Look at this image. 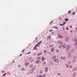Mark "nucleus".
Returning <instances> with one entry per match:
<instances>
[{"label":"nucleus","mask_w":77,"mask_h":77,"mask_svg":"<svg viewBox=\"0 0 77 77\" xmlns=\"http://www.w3.org/2000/svg\"><path fill=\"white\" fill-rule=\"evenodd\" d=\"M70 49L71 53H73V51H74L75 48H74L73 47H71L70 48Z\"/></svg>","instance_id":"1"},{"label":"nucleus","mask_w":77,"mask_h":77,"mask_svg":"<svg viewBox=\"0 0 77 77\" xmlns=\"http://www.w3.org/2000/svg\"><path fill=\"white\" fill-rule=\"evenodd\" d=\"M69 48H70V45H68L67 46V48H66V51H68L69 50Z\"/></svg>","instance_id":"2"},{"label":"nucleus","mask_w":77,"mask_h":77,"mask_svg":"<svg viewBox=\"0 0 77 77\" xmlns=\"http://www.w3.org/2000/svg\"><path fill=\"white\" fill-rule=\"evenodd\" d=\"M54 62H56L57 63H58L59 62V60L58 59H55L54 60Z\"/></svg>","instance_id":"3"},{"label":"nucleus","mask_w":77,"mask_h":77,"mask_svg":"<svg viewBox=\"0 0 77 77\" xmlns=\"http://www.w3.org/2000/svg\"><path fill=\"white\" fill-rule=\"evenodd\" d=\"M60 59H62L63 60H65L66 59V57H60Z\"/></svg>","instance_id":"4"},{"label":"nucleus","mask_w":77,"mask_h":77,"mask_svg":"<svg viewBox=\"0 0 77 77\" xmlns=\"http://www.w3.org/2000/svg\"><path fill=\"white\" fill-rule=\"evenodd\" d=\"M57 43L58 44H63V43H62V42L60 41V40H59L57 41Z\"/></svg>","instance_id":"5"},{"label":"nucleus","mask_w":77,"mask_h":77,"mask_svg":"<svg viewBox=\"0 0 77 77\" xmlns=\"http://www.w3.org/2000/svg\"><path fill=\"white\" fill-rule=\"evenodd\" d=\"M56 56L54 55L52 57V60H55V59H56Z\"/></svg>","instance_id":"6"},{"label":"nucleus","mask_w":77,"mask_h":77,"mask_svg":"<svg viewBox=\"0 0 77 77\" xmlns=\"http://www.w3.org/2000/svg\"><path fill=\"white\" fill-rule=\"evenodd\" d=\"M68 57H69V58H70V57H71V53H68Z\"/></svg>","instance_id":"7"},{"label":"nucleus","mask_w":77,"mask_h":77,"mask_svg":"<svg viewBox=\"0 0 77 77\" xmlns=\"http://www.w3.org/2000/svg\"><path fill=\"white\" fill-rule=\"evenodd\" d=\"M45 76H46V75L45 74H44L42 75H39V77H45Z\"/></svg>","instance_id":"8"},{"label":"nucleus","mask_w":77,"mask_h":77,"mask_svg":"<svg viewBox=\"0 0 77 77\" xmlns=\"http://www.w3.org/2000/svg\"><path fill=\"white\" fill-rule=\"evenodd\" d=\"M54 47L52 48L51 49V52H53V51H54Z\"/></svg>","instance_id":"9"},{"label":"nucleus","mask_w":77,"mask_h":77,"mask_svg":"<svg viewBox=\"0 0 77 77\" xmlns=\"http://www.w3.org/2000/svg\"><path fill=\"white\" fill-rule=\"evenodd\" d=\"M45 59L44 58V57H43L42 58V61H44Z\"/></svg>","instance_id":"10"},{"label":"nucleus","mask_w":77,"mask_h":77,"mask_svg":"<svg viewBox=\"0 0 77 77\" xmlns=\"http://www.w3.org/2000/svg\"><path fill=\"white\" fill-rule=\"evenodd\" d=\"M29 64V63H25V65H26V66H28Z\"/></svg>","instance_id":"11"},{"label":"nucleus","mask_w":77,"mask_h":77,"mask_svg":"<svg viewBox=\"0 0 77 77\" xmlns=\"http://www.w3.org/2000/svg\"><path fill=\"white\" fill-rule=\"evenodd\" d=\"M58 36L59 37V38H63V37H62V35H61V34L59 35Z\"/></svg>","instance_id":"12"},{"label":"nucleus","mask_w":77,"mask_h":77,"mask_svg":"<svg viewBox=\"0 0 77 77\" xmlns=\"http://www.w3.org/2000/svg\"><path fill=\"white\" fill-rule=\"evenodd\" d=\"M48 67H47L45 68V71L46 72H47V71H48Z\"/></svg>","instance_id":"13"},{"label":"nucleus","mask_w":77,"mask_h":77,"mask_svg":"<svg viewBox=\"0 0 77 77\" xmlns=\"http://www.w3.org/2000/svg\"><path fill=\"white\" fill-rule=\"evenodd\" d=\"M48 38V39H51V36L50 35H48V36L47 37Z\"/></svg>","instance_id":"14"},{"label":"nucleus","mask_w":77,"mask_h":77,"mask_svg":"<svg viewBox=\"0 0 77 77\" xmlns=\"http://www.w3.org/2000/svg\"><path fill=\"white\" fill-rule=\"evenodd\" d=\"M68 39H69V37H66V41H68Z\"/></svg>","instance_id":"15"},{"label":"nucleus","mask_w":77,"mask_h":77,"mask_svg":"<svg viewBox=\"0 0 77 77\" xmlns=\"http://www.w3.org/2000/svg\"><path fill=\"white\" fill-rule=\"evenodd\" d=\"M73 40L74 41H77V38H75L73 39Z\"/></svg>","instance_id":"16"},{"label":"nucleus","mask_w":77,"mask_h":77,"mask_svg":"<svg viewBox=\"0 0 77 77\" xmlns=\"http://www.w3.org/2000/svg\"><path fill=\"white\" fill-rule=\"evenodd\" d=\"M37 59L38 60L41 59V57H37Z\"/></svg>","instance_id":"17"},{"label":"nucleus","mask_w":77,"mask_h":77,"mask_svg":"<svg viewBox=\"0 0 77 77\" xmlns=\"http://www.w3.org/2000/svg\"><path fill=\"white\" fill-rule=\"evenodd\" d=\"M39 63V60L37 61L36 62H35L37 64H38V63Z\"/></svg>","instance_id":"18"},{"label":"nucleus","mask_w":77,"mask_h":77,"mask_svg":"<svg viewBox=\"0 0 77 77\" xmlns=\"http://www.w3.org/2000/svg\"><path fill=\"white\" fill-rule=\"evenodd\" d=\"M63 48H65L66 47V45L65 44H64L63 45Z\"/></svg>","instance_id":"19"},{"label":"nucleus","mask_w":77,"mask_h":77,"mask_svg":"<svg viewBox=\"0 0 77 77\" xmlns=\"http://www.w3.org/2000/svg\"><path fill=\"white\" fill-rule=\"evenodd\" d=\"M76 75V73H74V74L73 75V77H75V76Z\"/></svg>","instance_id":"20"},{"label":"nucleus","mask_w":77,"mask_h":77,"mask_svg":"<svg viewBox=\"0 0 77 77\" xmlns=\"http://www.w3.org/2000/svg\"><path fill=\"white\" fill-rule=\"evenodd\" d=\"M29 72L30 73H33V70H30L29 71Z\"/></svg>","instance_id":"21"},{"label":"nucleus","mask_w":77,"mask_h":77,"mask_svg":"<svg viewBox=\"0 0 77 77\" xmlns=\"http://www.w3.org/2000/svg\"><path fill=\"white\" fill-rule=\"evenodd\" d=\"M6 73H5L4 74H3L2 75V76H3V77L5 76L6 75Z\"/></svg>","instance_id":"22"},{"label":"nucleus","mask_w":77,"mask_h":77,"mask_svg":"<svg viewBox=\"0 0 77 77\" xmlns=\"http://www.w3.org/2000/svg\"><path fill=\"white\" fill-rule=\"evenodd\" d=\"M41 42H42V41H40L39 42H38V44H41Z\"/></svg>","instance_id":"23"},{"label":"nucleus","mask_w":77,"mask_h":77,"mask_svg":"<svg viewBox=\"0 0 77 77\" xmlns=\"http://www.w3.org/2000/svg\"><path fill=\"white\" fill-rule=\"evenodd\" d=\"M65 21H68V18H66L65 19Z\"/></svg>","instance_id":"24"},{"label":"nucleus","mask_w":77,"mask_h":77,"mask_svg":"<svg viewBox=\"0 0 77 77\" xmlns=\"http://www.w3.org/2000/svg\"><path fill=\"white\" fill-rule=\"evenodd\" d=\"M40 55H41V53H39L37 54V56H40Z\"/></svg>","instance_id":"25"},{"label":"nucleus","mask_w":77,"mask_h":77,"mask_svg":"<svg viewBox=\"0 0 77 77\" xmlns=\"http://www.w3.org/2000/svg\"><path fill=\"white\" fill-rule=\"evenodd\" d=\"M53 45H50L49 46V47H53Z\"/></svg>","instance_id":"26"},{"label":"nucleus","mask_w":77,"mask_h":77,"mask_svg":"<svg viewBox=\"0 0 77 77\" xmlns=\"http://www.w3.org/2000/svg\"><path fill=\"white\" fill-rule=\"evenodd\" d=\"M36 68V67H34L32 69H33V70H35V69Z\"/></svg>","instance_id":"27"},{"label":"nucleus","mask_w":77,"mask_h":77,"mask_svg":"<svg viewBox=\"0 0 77 77\" xmlns=\"http://www.w3.org/2000/svg\"><path fill=\"white\" fill-rule=\"evenodd\" d=\"M71 12V10L69 11L68 12V13L69 14H70V12Z\"/></svg>","instance_id":"28"},{"label":"nucleus","mask_w":77,"mask_h":77,"mask_svg":"<svg viewBox=\"0 0 77 77\" xmlns=\"http://www.w3.org/2000/svg\"><path fill=\"white\" fill-rule=\"evenodd\" d=\"M32 67H33V65L31 64L30 65V68H32Z\"/></svg>","instance_id":"29"},{"label":"nucleus","mask_w":77,"mask_h":77,"mask_svg":"<svg viewBox=\"0 0 77 77\" xmlns=\"http://www.w3.org/2000/svg\"><path fill=\"white\" fill-rule=\"evenodd\" d=\"M38 44H37L35 45V47H38Z\"/></svg>","instance_id":"30"},{"label":"nucleus","mask_w":77,"mask_h":77,"mask_svg":"<svg viewBox=\"0 0 77 77\" xmlns=\"http://www.w3.org/2000/svg\"><path fill=\"white\" fill-rule=\"evenodd\" d=\"M66 68H68L69 67V66L66 64Z\"/></svg>","instance_id":"31"},{"label":"nucleus","mask_w":77,"mask_h":77,"mask_svg":"<svg viewBox=\"0 0 77 77\" xmlns=\"http://www.w3.org/2000/svg\"><path fill=\"white\" fill-rule=\"evenodd\" d=\"M63 26L65 25V23H66V22H63Z\"/></svg>","instance_id":"32"},{"label":"nucleus","mask_w":77,"mask_h":77,"mask_svg":"<svg viewBox=\"0 0 77 77\" xmlns=\"http://www.w3.org/2000/svg\"><path fill=\"white\" fill-rule=\"evenodd\" d=\"M42 70H40V74H42Z\"/></svg>","instance_id":"33"},{"label":"nucleus","mask_w":77,"mask_h":77,"mask_svg":"<svg viewBox=\"0 0 77 77\" xmlns=\"http://www.w3.org/2000/svg\"><path fill=\"white\" fill-rule=\"evenodd\" d=\"M62 45H60L59 46V48H62Z\"/></svg>","instance_id":"34"},{"label":"nucleus","mask_w":77,"mask_h":77,"mask_svg":"<svg viewBox=\"0 0 77 77\" xmlns=\"http://www.w3.org/2000/svg\"><path fill=\"white\" fill-rule=\"evenodd\" d=\"M76 69H77V68H75L74 69V71H75V70H76Z\"/></svg>","instance_id":"35"},{"label":"nucleus","mask_w":77,"mask_h":77,"mask_svg":"<svg viewBox=\"0 0 77 77\" xmlns=\"http://www.w3.org/2000/svg\"><path fill=\"white\" fill-rule=\"evenodd\" d=\"M53 30L50 29L49 30V32H52V31H53Z\"/></svg>","instance_id":"36"},{"label":"nucleus","mask_w":77,"mask_h":77,"mask_svg":"<svg viewBox=\"0 0 77 77\" xmlns=\"http://www.w3.org/2000/svg\"><path fill=\"white\" fill-rule=\"evenodd\" d=\"M21 70H22V71H24V68H23L21 69Z\"/></svg>","instance_id":"37"},{"label":"nucleus","mask_w":77,"mask_h":77,"mask_svg":"<svg viewBox=\"0 0 77 77\" xmlns=\"http://www.w3.org/2000/svg\"><path fill=\"white\" fill-rule=\"evenodd\" d=\"M74 14H75V12H73L72 13V15H74Z\"/></svg>","instance_id":"38"},{"label":"nucleus","mask_w":77,"mask_h":77,"mask_svg":"<svg viewBox=\"0 0 77 77\" xmlns=\"http://www.w3.org/2000/svg\"><path fill=\"white\" fill-rule=\"evenodd\" d=\"M71 62H69L68 64H71Z\"/></svg>","instance_id":"39"},{"label":"nucleus","mask_w":77,"mask_h":77,"mask_svg":"<svg viewBox=\"0 0 77 77\" xmlns=\"http://www.w3.org/2000/svg\"><path fill=\"white\" fill-rule=\"evenodd\" d=\"M46 52H47V51H44V53H46Z\"/></svg>","instance_id":"40"},{"label":"nucleus","mask_w":77,"mask_h":77,"mask_svg":"<svg viewBox=\"0 0 77 77\" xmlns=\"http://www.w3.org/2000/svg\"><path fill=\"white\" fill-rule=\"evenodd\" d=\"M72 67V66H70L69 68H71Z\"/></svg>","instance_id":"41"},{"label":"nucleus","mask_w":77,"mask_h":77,"mask_svg":"<svg viewBox=\"0 0 77 77\" xmlns=\"http://www.w3.org/2000/svg\"><path fill=\"white\" fill-rule=\"evenodd\" d=\"M30 53H31V52H29L27 53V54H30Z\"/></svg>","instance_id":"42"},{"label":"nucleus","mask_w":77,"mask_h":77,"mask_svg":"<svg viewBox=\"0 0 77 77\" xmlns=\"http://www.w3.org/2000/svg\"><path fill=\"white\" fill-rule=\"evenodd\" d=\"M73 62H74V63L75 62V60H73Z\"/></svg>","instance_id":"43"},{"label":"nucleus","mask_w":77,"mask_h":77,"mask_svg":"<svg viewBox=\"0 0 77 77\" xmlns=\"http://www.w3.org/2000/svg\"><path fill=\"white\" fill-rule=\"evenodd\" d=\"M22 55H23V54H21L20 55V57H21V56H22Z\"/></svg>","instance_id":"44"},{"label":"nucleus","mask_w":77,"mask_h":77,"mask_svg":"<svg viewBox=\"0 0 77 77\" xmlns=\"http://www.w3.org/2000/svg\"><path fill=\"white\" fill-rule=\"evenodd\" d=\"M36 48H36V47H35L34 48V49H36Z\"/></svg>","instance_id":"45"},{"label":"nucleus","mask_w":77,"mask_h":77,"mask_svg":"<svg viewBox=\"0 0 77 77\" xmlns=\"http://www.w3.org/2000/svg\"><path fill=\"white\" fill-rule=\"evenodd\" d=\"M25 50V49H24L23 50V51H22V52H23V51H24V50Z\"/></svg>","instance_id":"46"},{"label":"nucleus","mask_w":77,"mask_h":77,"mask_svg":"<svg viewBox=\"0 0 77 77\" xmlns=\"http://www.w3.org/2000/svg\"><path fill=\"white\" fill-rule=\"evenodd\" d=\"M46 63V62H44V63H43L44 64H45Z\"/></svg>","instance_id":"47"},{"label":"nucleus","mask_w":77,"mask_h":77,"mask_svg":"<svg viewBox=\"0 0 77 77\" xmlns=\"http://www.w3.org/2000/svg\"><path fill=\"white\" fill-rule=\"evenodd\" d=\"M53 21H52L50 23V24H51V23H52V22H53Z\"/></svg>","instance_id":"48"},{"label":"nucleus","mask_w":77,"mask_h":77,"mask_svg":"<svg viewBox=\"0 0 77 77\" xmlns=\"http://www.w3.org/2000/svg\"><path fill=\"white\" fill-rule=\"evenodd\" d=\"M66 30H68L69 29H68V28H66Z\"/></svg>","instance_id":"49"},{"label":"nucleus","mask_w":77,"mask_h":77,"mask_svg":"<svg viewBox=\"0 0 77 77\" xmlns=\"http://www.w3.org/2000/svg\"><path fill=\"white\" fill-rule=\"evenodd\" d=\"M60 75V73H58V75Z\"/></svg>","instance_id":"50"},{"label":"nucleus","mask_w":77,"mask_h":77,"mask_svg":"<svg viewBox=\"0 0 77 77\" xmlns=\"http://www.w3.org/2000/svg\"><path fill=\"white\" fill-rule=\"evenodd\" d=\"M56 51L57 52H58L59 51H58V50H57Z\"/></svg>","instance_id":"51"},{"label":"nucleus","mask_w":77,"mask_h":77,"mask_svg":"<svg viewBox=\"0 0 77 77\" xmlns=\"http://www.w3.org/2000/svg\"><path fill=\"white\" fill-rule=\"evenodd\" d=\"M60 26H63V25H62V24H60Z\"/></svg>","instance_id":"52"},{"label":"nucleus","mask_w":77,"mask_h":77,"mask_svg":"<svg viewBox=\"0 0 77 77\" xmlns=\"http://www.w3.org/2000/svg\"><path fill=\"white\" fill-rule=\"evenodd\" d=\"M34 60H32L31 61V62H33Z\"/></svg>","instance_id":"53"},{"label":"nucleus","mask_w":77,"mask_h":77,"mask_svg":"<svg viewBox=\"0 0 77 77\" xmlns=\"http://www.w3.org/2000/svg\"><path fill=\"white\" fill-rule=\"evenodd\" d=\"M70 28H72V26H70Z\"/></svg>","instance_id":"54"},{"label":"nucleus","mask_w":77,"mask_h":77,"mask_svg":"<svg viewBox=\"0 0 77 77\" xmlns=\"http://www.w3.org/2000/svg\"><path fill=\"white\" fill-rule=\"evenodd\" d=\"M36 77H39V75H37Z\"/></svg>","instance_id":"55"},{"label":"nucleus","mask_w":77,"mask_h":77,"mask_svg":"<svg viewBox=\"0 0 77 77\" xmlns=\"http://www.w3.org/2000/svg\"><path fill=\"white\" fill-rule=\"evenodd\" d=\"M55 28H56V29H57V28L55 27Z\"/></svg>","instance_id":"56"},{"label":"nucleus","mask_w":77,"mask_h":77,"mask_svg":"<svg viewBox=\"0 0 77 77\" xmlns=\"http://www.w3.org/2000/svg\"><path fill=\"white\" fill-rule=\"evenodd\" d=\"M13 63H15V61H13Z\"/></svg>","instance_id":"57"},{"label":"nucleus","mask_w":77,"mask_h":77,"mask_svg":"<svg viewBox=\"0 0 77 77\" xmlns=\"http://www.w3.org/2000/svg\"><path fill=\"white\" fill-rule=\"evenodd\" d=\"M37 37H36V40H37Z\"/></svg>","instance_id":"58"},{"label":"nucleus","mask_w":77,"mask_h":77,"mask_svg":"<svg viewBox=\"0 0 77 77\" xmlns=\"http://www.w3.org/2000/svg\"><path fill=\"white\" fill-rule=\"evenodd\" d=\"M5 72V71H3L2 72Z\"/></svg>","instance_id":"59"},{"label":"nucleus","mask_w":77,"mask_h":77,"mask_svg":"<svg viewBox=\"0 0 77 77\" xmlns=\"http://www.w3.org/2000/svg\"><path fill=\"white\" fill-rule=\"evenodd\" d=\"M52 33L53 34V33H54V32H52Z\"/></svg>","instance_id":"60"},{"label":"nucleus","mask_w":77,"mask_h":77,"mask_svg":"<svg viewBox=\"0 0 77 77\" xmlns=\"http://www.w3.org/2000/svg\"><path fill=\"white\" fill-rule=\"evenodd\" d=\"M20 65H19L18 66H20Z\"/></svg>","instance_id":"61"},{"label":"nucleus","mask_w":77,"mask_h":77,"mask_svg":"<svg viewBox=\"0 0 77 77\" xmlns=\"http://www.w3.org/2000/svg\"><path fill=\"white\" fill-rule=\"evenodd\" d=\"M70 32L71 33V32H72V31H71Z\"/></svg>","instance_id":"62"}]
</instances>
